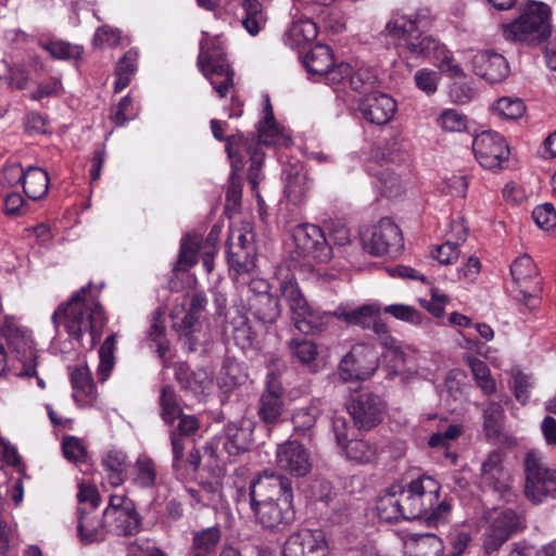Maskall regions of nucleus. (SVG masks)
Here are the masks:
<instances>
[{
    "mask_svg": "<svg viewBox=\"0 0 556 556\" xmlns=\"http://www.w3.org/2000/svg\"><path fill=\"white\" fill-rule=\"evenodd\" d=\"M364 248L371 255H396L404 247L399 226L390 218H382L368 235L363 236Z\"/></svg>",
    "mask_w": 556,
    "mask_h": 556,
    "instance_id": "9b49d317",
    "label": "nucleus"
},
{
    "mask_svg": "<svg viewBox=\"0 0 556 556\" xmlns=\"http://www.w3.org/2000/svg\"><path fill=\"white\" fill-rule=\"evenodd\" d=\"M199 245L200 237L197 235H188L182 238L176 269L188 270L197 263V254L200 253Z\"/></svg>",
    "mask_w": 556,
    "mask_h": 556,
    "instance_id": "3c124183",
    "label": "nucleus"
},
{
    "mask_svg": "<svg viewBox=\"0 0 556 556\" xmlns=\"http://www.w3.org/2000/svg\"><path fill=\"white\" fill-rule=\"evenodd\" d=\"M504 409L497 402L490 401L482 409L483 430L486 437L498 435L504 420Z\"/></svg>",
    "mask_w": 556,
    "mask_h": 556,
    "instance_id": "de8ad7c7",
    "label": "nucleus"
},
{
    "mask_svg": "<svg viewBox=\"0 0 556 556\" xmlns=\"http://www.w3.org/2000/svg\"><path fill=\"white\" fill-rule=\"evenodd\" d=\"M247 379L248 374L241 363L232 359H228L224 363L219 377V383L223 388L232 390L243 384Z\"/></svg>",
    "mask_w": 556,
    "mask_h": 556,
    "instance_id": "49530a36",
    "label": "nucleus"
},
{
    "mask_svg": "<svg viewBox=\"0 0 556 556\" xmlns=\"http://www.w3.org/2000/svg\"><path fill=\"white\" fill-rule=\"evenodd\" d=\"M405 520L421 518L435 502L440 484L429 476L413 480L407 486L393 485Z\"/></svg>",
    "mask_w": 556,
    "mask_h": 556,
    "instance_id": "6e6552de",
    "label": "nucleus"
},
{
    "mask_svg": "<svg viewBox=\"0 0 556 556\" xmlns=\"http://www.w3.org/2000/svg\"><path fill=\"white\" fill-rule=\"evenodd\" d=\"M502 33L513 42L539 45L551 36V9L543 2L531 1L517 20L502 26Z\"/></svg>",
    "mask_w": 556,
    "mask_h": 556,
    "instance_id": "39448f33",
    "label": "nucleus"
},
{
    "mask_svg": "<svg viewBox=\"0 0 556 556\" xmlns=\"http://www.w3.org/2000/svg\"><path fill=\"white\" fill-rule=\"evenodd\" d=\"M379 180L382 193L388 198H396L402 194L403 185L401 178L395 173L384 169L380 173Z\"/></svg>",
    "mask_w": 556,
    "mask_h": 556,
    "instance_id": "338daca9",
    "label": "nucleus"
},
{
    "mask_svg": "<svg viewBox=\"0 0 556 556\" xmlns=\"http://www.w3.org/2000/svg\"><path fill=\"white\" fill-rule=\"evenodd\" d=\"M285 193L293 202H300L311 189V180L301 165H291L285 169Z\"/></svg>",
    "mask_w": 556,
    "mask_h": 556,
    "instance_id": "2f4dec72",
    "label": "nucleus"
},
{
    "mask_svg": "<svg viewBox=\"0 0 556 556\" xmlns=\"http://www.w3.org/2000/svg\"><path fill=\"white\" fill-rule=\"evenodd\" d=\"M378 367L377 355L372 348L358 344L343 357L339 375L344 381L366 380Z\"/></svg>",
    "mask_w": 556,
    "mask_h": 556,
    "instance_id": "dca6fc26",
    "label": "nucleus"
},
{
    "mask_svg": "<svg viewBox=\"0 0 556 556\" xmlns=\"http://www.w3.org/2000/svg\"><path fill=\"white\" fill-rule=\"evenodd\" d=\"M25 194L31 200H39L46 195L49 187V176L40 167L29 166L22 180Z\"/></svg>",
    "mask_w": 556,
    "mask_h": 556,
    "instance_id": "4c0bfd02",
    "label": "nucleus"
},
{
    "mask_svg": "<svg viewBox=\"0 0 556 556\" xmlns=\"http://www.w3.org/2000/svg\"><path fill=\"white\" fill-rule=\"evenodd\" d=\"M247 302L250 312L263 324H273L280 316L279 301L270 293V286L265 279L253 278L249 281Z\"/></svg>",
    "mask_w": 556,
    "mask_h": 556,
    "instance_id": "f8f14e48",
    "label": "nucleus"
},
{
    "mask_svg": "<svg viewBox=\"0 0 556 556\" xmlns=\"http://www.w3.org/2000/svg\"><path fill=\"white\" fill-rule=\"evenodd\" d=\"M242 26L251 35L256 36L267 23V13L260 0H243Z\"/></svg>",
    "mask_w": 556,
    "mask_h": 556,
    "instance_id": "e433bc0d",
    "label": "nucleus"
},
{
    "mask_svg": "<svg viewBox=\"0 0 556 556\" xmlns=\"http://www.w3.org/2000/svg\"><path fill=\"white\" fill-rule=\"evenodd\" d=\"M121 40V30L109 25L99 27L93 36V43L100 48L117 47Z\"/></svg>",
    "mask_w": 556,
    "mask_h": 556,
    "instance_id": "774afa93",
    "label": "nucleus"
},
{
    "mask_svg": "<svg viewBox=\"0 0 556 556\" xmlns=\"http://www.w3.org/2000/svg\"><path fill=\"white\" fill-rule=\"evenodd\" d=\"M494 112L507 119H517L526 112V105L519 98L502 97L493 104Z\"/></svg>",
    "mask_w": 556,
    "mask_h": 556,
    "instance_id": "bf43d9fd",
    "label": "nucleus"
},
{
    "mask_svg": "<svg viewBox=\"0 0 556 556\" xmlns=\"http://www.w3.org/2000/svg\"><path fill=\"white\" fill-rule=\"evenodd\" d=\"M440 492L435 493V502L431 505V507L427 508L425 515L421 518H425L429 526H439L447 521L448 515L451 513V505L446 501H440L439 498Z\"/></svg>",
    "mask_w": 556,
    "mask_h": 556,
    "instance_id": "680f3d73",
    "label": "nucleus"
},
{
    "mask_svg": "<svg viewBox=\"0 0 556 556\" xmlns=\"http://www.w3.org/2000/svg\"><path fill=\"white\" fill-rule=\"evenodd\" d=\"M472 151L478 163L492 170L501 168L509 156L505 138L493 130L478 134L472 140Z\"/></svg>",
    "mask_w": 556,
    "mask_h": 556,
    "instance_id": "4468645a",
    "label": "nucleus"
},
{
    "mask_svg": "<svg viewBox=\"0 0 556 556\" xmlns=\"http://www.w3.org/2000/svg\"><path fill=\"white\" fill-rule=\"evenodd\" d=\"M250 508L255 522L271 532L285 531L295 519L291 481L264 470L249 486Z\"/></svg>",
    "mask_w": 556,
    "mask_h": 556,
    "instance_id": "f257e3e1",
    "label": "nucleus"
},
{
    "mask_svg": "<svg viewBox=\"0 0 556 556\" xmlns=\"http://www.w3.org/2000/svg\"><path fill=\"white\" fill-rule=\"evenodd\" d=\"M253 421L242 418L228 422L223 432V446L229 456H237L250 450L253 442Z\"/></svg>",
    "mask_w": 556,
    "mask_h": 556,
    "instance_id": "393cba45",
    "label": "nucleus"
},
{
    "mask_svg": "<svg viewBox=\"0 0 556 556\" xmlns=\"http://www.w3.org/2000/svg\"><path fill=\"white\" fill-rule=\"evenodd\" d=\"M509 374V387L515 399L522 405L527 404L530 400L531 391L535 387L534 377L518 367L511 368Z\"/></svg>",
    "mask_w": 556,
    "mask_h": 556,
    "instance_id": "37998d69",
    "label": "nucleus"
},
{
    "mask_svg": "<svg viewBox=\"0 0 556 556\" xmlns=\"http://www.w3.org/2000/svg\"><path fill=\"white\" fill-rule=\"evenodd\" d=\"M8 351L14 354L16 361L22 365L18 376H36V355L33 341L26 330L20 327L12 316H5L0 327V375L7 368Z\"/></svg>",
    "mask_w": 556,
    "mask_h": 556,
    "instance_id": "423d86ee",
    "label": "nucleus"
},
{
    "mask_svg": "<svg viewBox=\"0 0 556 556\" xmlns=\"http://www.w3.org/2000/svg\"><path fill=\"white\" fill-rule=\"evenodd\" d=\"M292 355L302 364L311 365L318 355L317 346L309 340H292L290 342Z\"/></svg>",
    "mask_w": 556,
    "mask_h": 556,
    "instance_id": "e2e57ef3",
    "label": "nucleus"
},
{
    "mask_svg": "<svg viewBox=\"0 0 556 556\" xmlns=\"http://www.w3.org/2000/svg\"><path fill=\"white\" fill-rule=\"evenodd\" d=\"M45 49L55 59L70 60L76 59L81 54L78 46H73L61 40H53L45 45Z\"/></svg>",
    "mask_w": 556,
    "mask_h": 556,
    "instance_id": "0e129e2a",
    "label": "nucleus"
},
{
    "mask_svg": "<svg viewBox=\"0 0 556 556\" xmlns=\"http://www.w3.org/2000/svg\"><path fill=\"white\" fill-rule=\"evenodd\" d=\"M521 528L520 517L513 509L496 511L483 533L482 546L486 554L497 551Z\"/></svg>",
    "mask_w": 556,
    "mask_h": 556,
    "instance_id": "f3484780",
    "label": "nucleus"
},
{
    "mask_svg": "<svg viewBox=\"0 0 556 556\" xmlns=\"http://www.w3.org/2000/svg\"><path fill=\"white\" fill-rule=\"evenodd\" d=\"M319 415L320 408L316 402H312L305 407L298 408L292 415L294 434L311 438Z\"/></svg>",
    "mask_w": 556,
    "mask_h": 556,
    "instance_id": "58836bf2",
    "label": "nucleus"
},
{
    "mask_svg": "<svg viewBox=\"0 0 556 556\" xmlns=\"http://www.w3.org/2000/svg\"><path fill=\"white\" fill-rule=\"evenodd\" d=\"M282 393L281 382L275 374H268L258 407V416L265 424H275L279 420L283 410Z\"/></svg>",
    "mask_w": 556,
    "mask_h": 556,
    "instance_id": "a878e982",
    "label": "nucleus"
},
{
    "mask_svg": "<svg viewBox=\"0 0 556 556\" xmlns=\"http://www.w3.org/2000/svg\"><path fill=\"white\" fill-rule=\"evenodd\" d=\"M376 83L377 75L372 68L366 66L354 67L350 64L348 75L342 77V81L339 85L363 92L372 89Z\"/></svg>",
    "mask_w": 556,
    "mask_h": 556,
    "instance_id": "a19ab883",
    "label": "nucleus"
},
{
    "mask_svg": "<svg viewBox=\"0 0 556 556\" xmlns=\"http://www.w3.org/2000/svg\"><path fill=\"white\" fill-rule=\"evenodd\" d=\"M417 353L409 346L399 345L391 352L383 354L384 359L391 363V370L388 376L393 377L396 375H414L417 372V366L415 364Z\"/></svg>",
    "mask_w": 556,
    "mask_h": 556,
    "instance_id": "f704fd0d",
    "label": "nucleus"
},
{
    "mask_svg": "<svg viewBox=\"0 0 556 556\" xmlns=\"http://www.w3.org/2000/svg\"><path fill=\"white\" fill-rule=\"evenodd\" d=\"M469 364L475 381L482 393L484 395L494 394L496 392V382L488 365L477 358L470 359Z\"/></svg>",
    "mask_w": 556,
    "mask_h": 556,
    "instance_id": "603ef678",
    "label": "nucleus"
},
{
    "mask_svg": "<svg viewBox=\"0 0 556 556\" xmlns=\"http://www.w3.org/2000/svg\"><path fill=\"white\" fill-rule=\"evenodd\" d=\"M426 25L427 22L418 14L415 16L396 14L386 25V35L395 42L401 58H433L441 45L431 36L422 35V28Z\"/></svg>",
    "mask_w": 556,
    "mask_h": 556,
    "instance_id": "7ed1b4c3",
    "label": "nucleus"
},
{
    "mask_svg": "<svg viewBox=\"0 0 556 556\" xmlns=\"http://www.w3.org/2000/svg\"><path fill=\"white\" fill-rule=\"evenodd\" d=\"M381 308L378 304H366L352 311L338 308L333 315L350 325H358L363 328L369 327L377 320L376 316L380 313Z\"/></svg>",
    "mask_w": 556,
    "mask_h": 556,
    "instance_id": "ea45409f",
    "label": "nucleus"
},
{
    "mask_svg": "<svg viewBox=\"0 0 556 556\" xmlns=\"http://www.w3.org/2000/svg\"><path fill=\"white\" fill-rule=\"evenodd\" d=\"M473 73L490 84L505 80L509 74L506 59L494 51L477 52L471 59Z\"/></svg>",
    "mask_w": 556,
    "mask_h": 556,
    "instance_id": "5701e85b",
    "label": "nucleus"
},
{
    "mask_svg": "<svg viewBox=\"0 0 556 556\" xmlns=\"http://www.w3.org/2000/svg\"><path fill=\"white\" fill-rule=\"evenodd\" d=\"M71 382L73 397L78 406L87 407L94 405L98 392L87 365H79L72 370Z\"/></svg>",
    "mask_w": 556,
    "mask_h": 556,
    "instance_id": "bb28decb",
    "label": "nucleus"
},
{
    "mask_svg": "<svg viewBox=\"0 0 556 556\" xmlns=\"http://www.w3.org/2000/svg\"><path fill=\"white\" fill-rule=\"evenodd\" d=\"M230 326L232 339L239 348L244 350L252 346L255 339V332L252 330V327L244 315L238 314L233 317Z\"/></svg>",
    "mask_w": 556,
    "mask_h": 556,
    "instance_id": "864d4df0",
    "label": "nucleus"
},
{
    "mask_svg": "<svg viewBox=\"0 0 556 556\" xmlns=\"http://www.w3.org/2000/svg\"><path fill=\"white\" fill-rule=\"evenodd\" d=\"M292 237L299 256L320 263L331 258V248L320 227L313 224L298 225Z\"/></svg>",
    "mask_w": 556,
    "mask_h": 556,
    "instance_id": "ddd939ff",
    "label": "nucleus"
},
{
    "mask_svg": "<svg viewBox=\"0 0 556 556\" xmlns=\"http://www.w3.org/2000/svg\"><path fill=\"white\" fill-rule=\"evenodd\" d=\"M383 312L392 315L394 318L409 323L412 325H420L424 319V315L417 311L414 306L405 304H391L383 307Z\"/></svg>",
    "mask_w": 556,
    "mask_h": 556,
    "instance_id": "052dcab7",
    "label": "nucleus"
},
{
    "mask_svg": "<svg viewBox=\"0 0 556 556\" xmlns=\"http://www.w3.org/2000/svg\"><path fill=\"white\" fill-rule=\"evenodd\" d=\"M377 510L380 519L388 522L404 519L393 485L383 496L380 497L377 504Z\"/></svg>",
    "mask_w": 556,
    "mask_h": 556,
    "instance_id": "8fccbe9b",
    "label": "nucleus"
},
{
    "mask_svg": "<svg viewBox=\"0 0 556 556\" xmlns=\"http://www.w3.org/2000/svg\"><path fill=\"white\" fill-rule=\"evenodd\" d=\"M97 509L78 508V535L84 544L103 541L105 538L106 521L100 517Z\"/></svg>",
    "mask_w": 556,
    "mask_h": 556,
    "instance_id": "c756f323",
    "label": "nucleus"
},
{
    "mask_svg": "<svg viewBox=\"0 0 556 556\" xmlns=\"http://www.w3.org/2000/svg\"><path fill=\"white\" fill-rule=\"evenodd\" d=\"M115 334L109 336L99 350V365L97 369L98 379L104 382L110 377L115 365Z\"/></svg>",
    "mask_w": 556,
    "mask_h": 556,
    "instance_id": "09e8293b",
    "label": "nucleus"
},
{
    "mask_svg": "<svg viewBox=\"0 0 556 556\" xmlns=\"http://www.w3.org/2000/svg\"><path fill=\"white\" fill-rule=\"evenodd\" d=\"M525 495L534 504L543 503L548 497H556V489L549 479L552 469L542 455L538 451H530L526 454L525 460Z\"/></svg>",
    "mask_w": 556,
    "mask_h": 556,
    "instance_id": "1a4fd4ad",
    "label": "nucleus"
},
{
    "mask_svg": "<svg viewBox=\"0 0 556 556\" xmlns=\"http://www.w3.org/2000/svg\"><path fill=\"white\" fill-rule=\"evenodd\" d=\"M130 484L139 490H152L157 485L159 472L155 462L147 454H140L130 466Z\"/></svg>",
    "mask_w": 556,
    "mask_h": 556,
    "instance_id": "c85d7f7f",
    "label": "nucleus"
},
{
    "mask_svg": "<svg viewBox=\"0 0 556 556\" xmlns=\"http://www.w3.org/2000/svg\"><path fill=\"white\" fill-rule=\"evenodd\" d=\"M108 482L117 488L128 478L127 472L130 464L127 454L122 450H111L102 458Z\"/></svg>",
    "mask_w": 556,
    "mask_h": 556,
    "instance_id": "7c9ffc66",
    "label": "nucleus"
},
{
    "mask_svg": "<svg viewBox=\"0 0 556 556\" xmlns=\"http://www.w3.org/2000/svg\"><path fill=\"white\" fill-rule=\"evenodd\" d=\"M348 409L358 429L370 430L382 420L384 406L378 395L362 392L352 397Z\"/></svg>",
    "mask_w": 556,
    "mask_h": 556,
    "instance_id": "412c9836",
    "label": "nucleus"
},
{
    "mask_svg": "<svg viewBox=\"0 0 556 556\" xmlns=\"http://www.w3.org/2000/svg\"><path fill=\"white\" fill-rule=\"evenodd\" d=\"M510 274L518 287L520 300L530 308L539 304L538 293L540 291L536 267L532 258L522 255L510 265Z\"/></svg>",
    "mask_w": 556,
    "mask_h": 556,
    "instance_id": "6ab92c4d",
    "label": "nucleus"
},
{
    "mask_svg": "<svg viewBox=\"0 0 556 556\" xmlns=\"http://www.w3.org/2000/svg\"><path fill=\"white\" fill-rule=\"evenodd\" d=\"M138 51L130 49L117 62L115 68V90L122 91L131 81L132 76L137 71Z\"/></svg>",
    "mask_w": 556,
    "mask_h": 556,
    "instance_id": "c03bdc74",
    "label": "nucleus"
},
{
    "mask_svg": "<svg viewBox=\"0 0 556 556\" xmlns=\"http://www.w3.org/2000/svg\"><path fill=\"white\" fill-rule=\"evenodd\" d=\"M52 323L56 328L62 324L76 340L89 333L92 348L101 336L106 318L97 295L92 294L91 285L83 287L67 303L61 304L52 315Z\"/></svg>",
    "mask_w": 556,
    "mask_h": 556,
    "instance_id": "f03ea898",
    "label": "nucleus"
},
{
    "mask_svg": "<svg viewBox=\"0 0 556 556\" xmlns=\"http://www.w3.org/2000/svg\"><path fill=\"white\" fill-rule=\"evenodd\" d=\"M202 35L198 66L218 96L224 98L233 87V71L227 63L219 36L211 37L205 31Z\"/></svg>",
    "mask_w": 556,
    "mask_h": 556,
    "instance_id": "0eeeda50",
    "label": "nucleus"
},
{
    "mask_svg": "<svg viewBox=\"0 0 556 556\" xmlns=\"http://www.w3.org/2000/svg\"><path fill=\"white\" fill-rule=\"evenodd\" d=\"M276 465L294 477H304L312 469L309 452L295 440H288L277 446Z\"/></svg>",
    "mask_w": 556,
    "mask_h": 556,
    "instance_id": "aec40b11",
    "label": "nucleus"
},
{
    "mask_svg": "<svg viewBox=\"0 0 556 556\" xmlns=\"http://www.w3.org/2000/svg\"><path fill=\"white\" fill-rule=\"evenodd\" d=\"M433 64L445 75L450 77H464L465 73L460 65L454 60L452 53L445 48L440 46L433 54Z\"/></svg>",
    "mask_w": 556,
    "mask_h": 556,
    "instance_id": "13d9d810",
    "label": "nucleus"
},
{
    "mask_svg": "<svg viewBox=\"0 0 556 556\" xmlns=\"http://www.w3.org/2000/svg\"><path fill=\"white\" fill-rule=\"evenodd\" d=\"M439 127L448 132H462L467 129L468 118L455 109H446L437 118Z\"/></svg>",
    "mask_w": 556,
    "mask_h": 556,
    "instance_id": "6e6d98bb",
    "label": "nucleus"
},
{
    "mask_svg": "<svg viewBox=\"0 0 556 556\" xmlns=\"http://www.w3.org/2000/svg\"><path fill=\"white\" fill-rule=\"evenodd\" d=\"M317 26L309 20L294 22L286 35V43L292 48H299L311 42L317 37Z\"/></svg>",
    "mask_w": 556,
    "mask_h": 556,
    "instance_id": "79ce46f5",
    "label": "nucleus"
},
{
    "mask_svg": "<svg viewBox=\"0 0 556 556\" xmlns=\"http://www.w3.org/2000/svg\"><path fill=\"white\" fill-rule=\"evenodd\" d=\"M303 64L311 76H324L331 85H338L348 75L350 63H333V53L326 45H316L304 56Z\"/></svg>",
    "mask_w": 556,
    "mask_h": 556,
    "instance_id": "2eb2a0df",
    "label": "nucleus"
},
{
    "mask_svg": "<svg viewBox=\"0 0 556 556\" xmlns=\"http://www.w3.org/2000/svg\"><path fill=\"white\" fill-rule=\"evenodd\" d=\"M358 109L367 122L384 125L393 118L396 103L386 93L372 92L361 100Z\"/></svg>",
    "mask_w": 556,
    "mask_h": 556,
    "instance_id": "b1692460",
    "label": "nucleus"
},
{
    "mask_svg": "<svg viewBox=\"0 0 556 556\" xmlns=\"http://www.w3.org/2000/svg\"><path fill=\"white\" fill-rule=\"evenodd\" d=\"M173 328L178 333L179 340L188 351H197L198 345L201 343L202 330L199 316L186 312L181 319L174 321Z\"/></svg>",
    "mask_w": 556,
    "mask_h": 556,
    "instance_id": "473e14b6",
    "label": "nucleus"
},
{
    "mask_svg": "<svg viewBox=\"0 0 556 556\" xmlns=\"http://www.w3.org/2000/svg\"><path fill=\"white\" fill-rule=\"evenodd\" d=\"M332 316L333 313L314 309L307 303L292 319L301 332L307 333L325 329Z\"/></svg>",
    "mask_w": 556,
    "mask_h": 556,
    "instance_id": "c9c22d12",
    "label": "nucleus"
},
{
    "mask_svg": "<svg viewBox=\"0 0 556 556\" xmlns=\"http://www.w3.org/2000/svg\"><path fill=\"white\" fill-rule=\"evenodd\" d=\"M175 376L180 387L195 396L206 394L213 386L212 374L203 368L191 370L187 365L179 364Z\"/></svg>",
    "mask_w": 556,
    "mask_h": 556,
    "instance_id": "cd10ccee",
    "label": "nucleus"
},
{
    "mask_svg": "<svg viewBox=\"0 0 556 556\" xmlns=\"http://www.w3.org/2000/svg\"><path fill=\"white\" fill-rule=\"evenodd\" d=\"M278 279L280 281V294L286 300L293 318L301 309L303 311L307 301L301 292L293 274L288 269H280L278 271Z\"/></svg>",
    "mask_w": 556,
    "mask_h": 556,
    "instance_id": "72a5a7b5",
    "label": "nucleus"
},
{
    "mask_svg": "<svg viewBox=\"0 0 556 556\" xmlns=\"http://www.w3.org/2000/svg\"><path fill=\"white\" fill-rule=\"evenodd\" d=\"M343 451L349 459L357 464L371 463L377 458L378 455V447L376 444L363 439L351 440L343 447Z\"/></svg>",
    "mask_w": 556,
    "mask_h": 556,
    "instance_id": "a18cd8bd",
    "label": "nucleus"
},
{
    "mask_svg": "<svg viewBox=\"0 0 556 556\" xmlns=\"http://www.w3.org/2000/svg\"><path fill=\"white\" fill-rule=\"evenodd\" d=\"M532 217L542 229L549 230L556 226V210L552 203L538 205L532 212Z\"/></svg>",
    "mask_w": 556,
    "mask_h": 556,
    "instance_id": "69168bd1",
    "label": "nucleus"
},
{
    "mask_svg": "<svg viewBox=\"0 0 556 556\" xmlns=\"http://www.w3.org/2000/svg\"><path fill=\"white\" fill-rule=\"evenodd\" d=\"M286 138L281 134L276 121L270 123L260 122L258 124V142H249L242 136H230L226 139V151L230 159L242 157L243 152L249 155L251 162L248 180L251 189L257 192L260 173L264 161V146H278L285 142Z\"/></svg>",
    "mask_w": 556,
    "mask_h": 556,
    "instance_id": "20e7f679",
    "label": "nucleus"
},
{
    "mask_svg": "<svg viewBox=\"0 0 556 556\" xmlns=\"http://www.w3.org/2000/svg\"><path fill=\"white\" fill-rule=\"evenodd\" d=\"M282 556H327V542L321 530L303 529L291 534Z\"/></svg>",
    "mask_w": 556,
    "mask_h": 556,
    "instance_id": "4be33fe9",
    "label": "nucleus"
},
{
    "mask_svg": "<svg viewBox=\"0 0 556 556\" xmlns=\"http://www.w3.org/2000/svg\"><path fill=\"white\" fill-rule=\"evenodd\" d=\"M220 540V529L218 527H208L198 531L193 535V553L207 555L217 545Z\"/></svg>",
    "mask_w": 556,
    "mask_h": 556,
    "instance_id": "4d7b16f0",
    "label": "nucleus"
},
{
    "mask_svg": "<svg viewBox=\"0 0 556 556\" xmlns=\"http://www.w3.org/2000/svg\"><path fill=\"white\" fill-rule=\"evenodd\" d=\"M161 417L170 425L180 416L181 408L177 402L176 392L173 387L165 386L161 390L160 395Z\"/></svg>",
    "mask_w": 556,
    "mask_h": 556,
    "instance_id": "5fc2aeb1",
    "label": "nucleus"
},
{
    "mask_svg": "<svg viewBox=\"0 0 556 556\" xmlns=\"http://www.w3.org/2000/svg\"><path fill=\"white\" fill-rule=\"evenodd\" d=\"M108 532L130 536L139 532L140 517L134 502L125 495H111L103 511Z\"/></svg>",
    "mask_w": 556,
    "mask_h": 556,
    "instance_id": "9d476101",
    "label": "nucleus"
},
{
    "mask_svg": "<svg viewBox=\"0 0 556 556\" xmlns=\"http://www.w3.org/2000/svg\"><path fill=\"white\" fill-rule=\"evenodd\" d=\"M480 480L483 485L496 492L503 500L514 496L510 485V472L504 466V454L492 451L481 464Z\"/></svg>",
    "mask_w": 556,
    "mask_h": 556,
    "instance_id": "a211bd4d",
    "label": "nucleus"
}]
</instances>
